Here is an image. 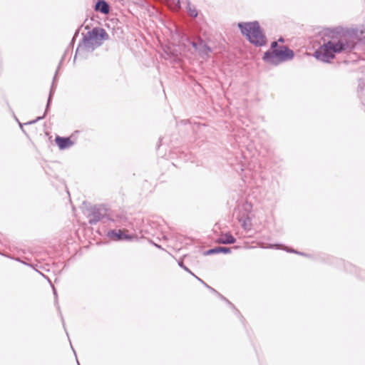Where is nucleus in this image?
<instances>
[{
    "mask_svg": "<svg viewBox=\"0 0 365 365\" xmlns=\"http://www.w3.org/2000/svg\"><path fill=\"white\" fill-rule=\"evenodd\" d=\"M287 252H294V253L299 254V255H302V253L298 252L295 251L294 250H288V249H287Z\"/></svg>",
    "mask_w": 365,
    "mask_h": 365,
    "instance_id": "obj_20",
    "label": "nucleus"
},
{
    "mask_svg": "<svg viewBox=\"0 0 365 365\" xmlns=\"http://www.w3.org/2000/svg\"><path fill=\"white\" fill-rule=\"evenodd\" d=\"M108 237L114 240H125L130 241L134 236L128 235L121 230H112L108 232Z\"/></svg>",
    "mask_w": 365,
    "mask_h": 365,
    "instance_id": "obj_6",
    "label": "nucleus"
},
{
    "mask_svg": "<svg viewBox=\"0 0 365 365\" xmlns=\"http://www.w3.org/2000/svg\"><path fill=\"white\" fill-rule=\"evenodd\" d=\"M217 250V254L223 252V253H229L230 252V248L225 247H216Z\"/></svg>",
    "mask_w": 365,
    "mask_h": 365,
    "instance_id": "obj_13",
    "label": "nucleus"
},
{
    "mask_svg": "<svg viewBox=\"0 0 365 365\" xmlns=\"http://www.w3.org/2000/svg\"><path fill=\"white\" fill-rule=\"evenodd\" d=\"M294 57V52L287 46H282L274 51H267L264 53L263 60L267 63L277 65L282 62L291 60Z\"/></svg>",
    "mask_w": 365,
    "mask_h": 365,
    "instance_id": "obj_4",
    "label": "nucleus"
},
{
    "mask_svg": "<svg viewBox=\"0 0 365 365\" xmlns=\"http://www.w3.org/2000/svg\"><path fill=\"white\" fill-rule=\"evenodd\" d=\"M235 242L236 239L230 234H225L218 240V242L222 244H233Z\"/></svg>",
    "mask_w": 365,
    "mask_h": 365,
    "instance_id": "obj_9",
    "label": "nucleus"
},
{
    "mask_svg": "<svg viewBox=\"0 0 365 365\" xmlns=\"http://www.w3.org/2000/svg\"><path fill=\"white\" fill-rule=\"evenodd\" d=\"M108 39V34L105 29L100 27L93 28L83 36L82 41L76 49L75 58L77 56H84L86 53L92 52Z\"/></svg>",
    "mask_w": 365,
    "mask_h": 365,
    "instance_id": "obj_2",
    "label": "nucleus"
},
{
    "mask_svg": "<svg viewBox=\"0 0 365 365\" xmlns=\"http://www.w3.org/2000/svg\"><path fill=\"white\" fill-rule=\"evenodd\" d=\"M271 48L272 49V51H274V49H278L279 47H278V44H277V41H273L271 44Z\"/></svg>",
    "mask_w": 365,
    "mask_h": 365,
    "instance_id": "obj_15",
    "label": "nucleus"
},
{
    "mask_svg": "<svg viewBox=\"0 0 365 365\" xmlns=\"http://www.w3.org/2000/svg\"><path fill=\"white\" fill-rule=\"evenodd\" d=\"M53 291H54V292H53V294H56V290H55L54 287H53Z\"/></svg>",
    "mask_w": 365,
    "mask_h": 365,
    "instance_id": "obj_22",
    "label": "nucleus"
},
{
    "mask_svg": "<svg viewBox=\"0 0 365 365\" xmlns=\"http://www.w3.org/2000/svg\"><path fill=\"white\" fill-rule=\"evenodd\" d=\"M187 41L192 45L195 51H197L202 56H207L212 49L200 38L197 39V41H192L187 38Z\"/></svg>",
    "mask_w": 365,
    "mask_h": 365,
    "instance_id": "obj_5",
    "label": "nucleus"
},
{
    "mask_svg": "<svg viewBox=\"0 0 365 365\" xmlns=\"http://www.w3.org/2000/svg\"><path fill=\"white\" fill-rule=\"evenodd\" d=\"M52 87H53V86H52ZM52 93H53V88H51V91H50V94H49V97H48V103H47V107H48V106L50 104ZM47 110H48V108H46V112L47 111Z\"/></svg>",
    "mask_w": 365,
    "mask_h": 365,
    "instance_id": "obj_17",
    "label": "nucleus"
},
{
    "mask_svg": "<svg viewBox=\"0 0 365 365\" xmlns=\"http://www.w3.org/2000/svg\"><path fill=\"white\" fill-rule=\"evenodd\" d=\"M44 116H45V114L43 116L38 117L36 120L31 121L29 123L30 124L34 123L38 121L39 120L42 119Z\"/></svg>",
    "mask_w": 365,
    "mask_h": 365,
    "instance_id": "obj_18",
    "label": "nucleus"
},
{
    "mask_svg": "<svg viewBox=\"0 0 365 365\" xmlns=\"http://www.w3.org/2000/svg\"><path fill=\"white\" fill-rule=\"evenodd\" d=\"M241 225L245 230H250L251 227V220L250 217L241 218L239 220Z\"/></svg>",
    "mask_w": 365,
    "mask_h": 365,
    "instance_id": "obj_10",
    "label": "nucleus"
},
{
    "mask_svg": "<svg viewBox=\"0 0 365 365\" xmlns=\"http://www.w3.org/2000/svg\"><path fill=\"white\" fill-rule=\"evenodd\" d=\"M354 47V43L346 38L331 39L322 45L314 53V56L322 62H330L336 53L349 52Z\"/></svg>",
    "mask_w": 365,
    "mask_h": 365,
    "instance_id": "obj_1",
    "label": "nucleus"
},
{
    "mask_svg": "<svg viewBox=\"0 0 365 365\" xmlns=\"http://www.w3.org/2000/svg\"><path fill=\"white\" fill-rule=\"evenodd\" d=\"M280 245H270L268 247L269 248H273V247H275V248H279Z\"/></svg>",
    "mask_w": 365,
    "mask_h": 365,
    "instance_id": "obj_19",
    "label": "nucleus"
},
{
    "mask_svg": "<svg viewBox=\"0 0 365 365\" xmlns=\"http://www.w3.org/2000/svg\"><path fill=\"white\" fill-rule=\"evenodd\" d=\"M238 27L242 34L245 35L250 43L257 46H262L266 43V37L263 34L257 21L239 23Z\"/></svg>",
    "mask_w": 365,
    "mask_h": 365,
    "instance_id": "obj_3",
    "label": "nucleus"
},
{
    "mask_svg": "<svg viewBox=\"0 0 365 365\" xmlns=\"http://www.w3.org/2000/svg\"><path fill=\"white\" fill-rule=\"evenodd\" d=\"M55 140L61 150L68 148L73 144V143L70 140L69 138L57 136Z\"/></svg>",
    "mask_w": 365,
    "mask_h": 365,
    "instance_id": "obj_7",
    "label": "nucleus"
},
{
    "mask_svg": "<svg viewBox=\"0 0 365 365\" xmlns=\"http://www.w3.org/2000/svg\"><path fill=\"white\" fill-rule=\"evenodd\" d=\"M170 6L175 10H178L180 8V0H168Z\"/></svg>",
    "mask_w": 365,
    "mask_h": 365,
    "instance_id": "obj_12",
    "label": "nucleus"
},
{
    "mask_svg": "<svg viewBox=\"0 0 365 365\" xmlns=\"http://www.w3.org/2000/svg\"><path fill=\"white\" fill-rule=\"evenodd\" d=\"M222 297L223 299H225H225L223 297ZM226 301L227 302V303H229L230 304H231V305L232 306V304L230 302V301H228V300H227V299H226Z\"/></svg>",
    "mask_w": 365,
    "mask_h": 365,
    "instance_id": "obj_21",
    "label": "nucleus"
},
{
    "mask_svg": "<svg viewBox=\"0 0 365 365\" xmlns=\"http://www.w3.org/2000/svg\"><path fill=\"white\" fill-rule=\"evenodd\" d=\"M207 255H212V254H217V250L216 247L213 249H210L206 252Z\"/></svg>",
    "mask_w": 365,
    "mask_h": 365,
    "instance_id": "obj_16",
    "label": "nucleus"
},
{
    "mask_svg": "<svg viewBox=\"0 0 365 365\" xmlns=\"http://www.w3.org/2000/svg\"><path fill=\"white\" fill-rule=\"evenodd\" d=\"M188 14L192 17H196L197 16V10L195 8H191L190 6L188 8Z\"/></svg>",
    "mask_w": 365,
    "mask_h": 365,
    "instance_id": "obj_14",
    "label": "nucleus"
},
{
    "mask_svg": "<svg viewBox=\"0 0 365 365\" xmlns=\"http://www.w3.org/2000/svg\"><path fill=\"white\" fill-rule=\"evenodd\" d=\"M179 266H180L181 267H182L185 270L189 272L190 273H191L193 276H195L199 281H200L205 287H208L212 292H215V293H217V291L215 289H214L213 288H212L211 287L208 286L206 283H205L201 279L198 278L197 277H196L194 274H192L187 267H185L182 264V262H180L178 263Z\"/></svg>",
    "mask_w": 365,
    "mask_h": 365,
    "instance_id": "obj_11",
    "label": "nucleus"
},
{
    "mask_svg": "<svg viewBox=\"0 0 365 365\" xmlns=\"http://www.w3.org/2000/svg\"><path fill=\"white\" fill-rule=\"evenodd\" d=\"M95 9L104 14H107L109 13V5L106 1L101 0L96 3Z\"/></svg>",
    "mask_w": 365,
    "mask_h": 365,
    "instance_id": "obj_8",
    "label": "nucleus"
}]
</instances>
